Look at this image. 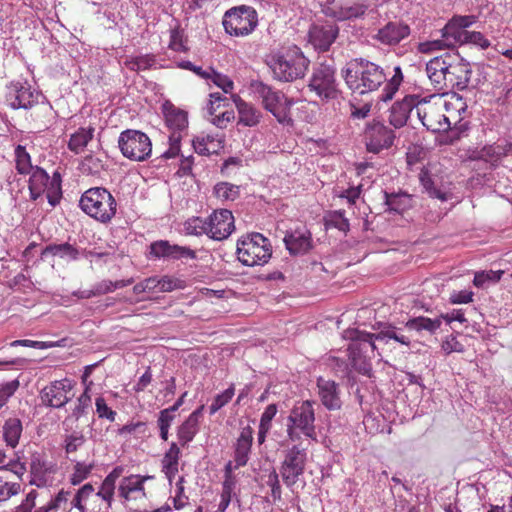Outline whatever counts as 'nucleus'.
Here are the masks:
<instances>
[{
	"instance_id": "nucleus-1",
	"label": "nucleus",
	"mask_w": 512,
	"mask_h": 512,
	"mask_svg": "<svg viewBox=\"0 0 512 512\" xmlns=\"http://www.w3.org/2000/svg\"><path fill=\"white\" fill-rule=\"evenodd\" d=\"M249 91L254 99L259 100L263 108L283 125H293L291 108L294 104H300V107L297 108L298 110L306 108L304 101H294V99L287 97L283 92L274 90L262 81H251Z\"/></svg>"
},
{
	"instance_id": "nucleus-2",
	"label": "nucleus",
	"mask_w": 512,
	"mask_h": 512,
	"mask_svg": "<svg viewBox=\"0 0 512 512\" xmlns=\"http://www.w3.org/2000/svg\"><path fill=\"white\" fill-rule=\"evenodd\" d=\"M79 207L86 215L103 224L109 223L117 212L116 199L104 187L86 190L80 197Z\"/></svg>"
},
{
	"instance_id": "nucleus-3",
	"label": "nucleus",
	"mask_w": 512,
	"mask_h": 512,
	"mask_svg": "<svg viewBox=\"0 0 512 512\" xmlns=\"http://www.w3.org/2000/svg\"><path fill=\"white\" fill-rule=\"evenodd\" d=\"M161 110L165 126L170 134L168 136L169 148L160 155V158L167 160L180 155L181 140L188 130V113L170 101H165Z\"/></svg>"
},
{
	"instance_id": "nucleus-4",
	"label": "nucleus",
	"mask_w": 512,
	"mask_h": 512,
	"mask_svg": "<svg viewBox=\"0 0 512 512\" xmlns=\"http://www.w3.org/2000/svg\"><path fill=\"white\" fill-rule=\"evenodd\" d=\"M236 254L243 265H264L272 256V245L261 233H251L238 240Z\"/></svg>"
},
{
	"instance_id": "nucleus-5",
	"label": "nucleus",
	"mask_w": 512,
	"mask_h": 512,
	"mask_svg": "<svg viewBox=\"0 0 512 512\" xmlns=\"http://www.w3.org/2000/svg\"><path fill=\"white\" fill-rule=\"evenodd\" d=\"M444 109L445 104L440 96L431 95L422 99L417 96V116L423 126L432 132H444L450 129V123H448V118H445Z\"/></svg>"
},
{
	"instance_id": "nucleus-6",
	"label": "nucleus",
	"mask_w": 512,
	"mask_h": 512,
	"mask_svg": "<svg viewBox=\"0 0 512 512\" xmlns=\"http://www.w3.org/2000/svg\"><path fill=\"white\" fill-rule=\"evenodd\" d=\"M118 147L125 158L135 162L146 161L152 153V142L148 135L135 129L120 133Z\"/></svg>"
},
{
	"instance_id": "nucleus-7",
	"label": "nucleus",
	"mask_w": 512,
	"mask_h": 512,
	"mask_svg": "<svg viewBox=\"0 0 512 512\" xmlns=\"http://www.w3.org/2000/svg\"><path fill=\"white\" fill-rule=\"evenodd\" d=\"M345 81L350 89L364 94L384 83L386 75L379 66H351L346 70Z\"/></svg>"
},
{
	"instance_id": "nucleus-8",
	"label": "nucleus",
	"mask_w": 512,
	"mask_h": 512,
	"mask_svg": "<svg viewBox=\"0 0 512 512\" xmlns=\"http://www.w3.org/2000/svg\"><path fill=\"white\" fill-rule=\"evenodd\" d=\"M257 13L250 6L241 5L226 11V34L246 36L257 26Z\"/></svg>"
},
{
	"instance_id": "nucleus-9",
	"label": "nucleus",
	"mask_w": 512,
	"mask_h": 512,
	"mask_svg": "<svg viewBox=\"0 0 512 512\" xmlns=\"http://www.w3.org/2000/svg\"><path fill=\"white\" fill-rule=\"evenodd\" d=\"M307 462V453L305 448L293 445L285 453V457L280 467V474L287 487L294 486L299 477L304 474Z\"/></svg>"
},
{
	"instance_id": "nucleus-10",
	"label": "nucleus",
	"mask_w": 512,
	"mask_h": 512,
	"mask_svg": "<svg viewBox=\"0 0 512 512\" xmlns=\"http://www.w3.org/2000/svg\"><path fill=\"white\" fill-rule=\"evenodd\" d=\"M223 221L224 208H219L205 219L201 217L189 218L184 223V229L187 234H207L210 238L220 241L224 239V233L221 230V225Z\"/></svg>"
},
{
	"instance_id": "nucleus-11",
	"label": "nucleus",
	"mask_w": 512,
	"mask_h": 512,
	"mask_svg": "<svg viewBox=\"0 0 512 512\" xmlns=\"http://www.w3.org/2000/svg\"><path fill=\"white\" fill-rule=\"evenodd\" d=\"M252 440L253 430L249 426L244 427L235 445L234 460L226 463V507L229 505V493L232 489L231 471L247 464Z\"/></svg>"
},
{
	"instance_id": "nucleus-12",
	"label": "nucleus",
	"mask_w": 512,
	"mask_h": 512,
	"mask_svg": "<svg viewBox=\"0 0 512 512\" xmlns=\"http://www.w3.org/2000/svg\"><path fill=\"white\" fill-rule=\"evenodd\" d=\"M314 404L309 400L297 402L290 411L288 422L298 427L306 437L316 441Z\"/></svg>"
},
{
	"instance_id": "nucleus-13",
	"label": "nucleus",
	"mask_w": 512,
	"mask_h": 512,
	"mask_svg": "<svg viewBox=\"0 0 512 512\" xmlns=\"http://www.w3.org/2000/svg\"><path fill=\"white\" fill-rule=\"evenodd\" d=\"M38 103V93L27 82L15 81L6 86L5 104L10 108L28 110Z\"/></svg>"
},
{
	"instance_id": "nucleus-14",
	"label": "nucleus",
	"mask_w": 512,
	"mask_h": 512,
	"mask_svg": "<svg viewBox=\"0 0 512 512\" xmlns=\"http://www.w3.org/2000/svg\"><path fill=\"white\" fill-rule=\"evenodd\" d=\"M72 389V382L67 378L53 381L41 390V402L46 407L62 408L72 399Z\"/></svg>"
},
{
	"instance_id": "nucleus-15",
	"label": "nucleus",
	"mask_w": 512,
	"mask_h": 512,
	"mask_svg": "<svg viewBox=\"0 0 512 512\" xmlns=\"http://www.w3.org/2000/svg\"><path fill=\"white\" fill-rule=\"evenodd\" d=\"M309 88L322 100L336 99L339 91L336 88L334 70L330 66L317 67L310 79Z\"/></svg>"
},
{
	"instance_id": "nucleus-16",
	"label": "nucleus",
	"mask_w": 512,
	"mask_h": 512,
	"mask_svg": "<svg viewBox=\"0 0 512 512\" xmlns=\"http://www.w3.org/2000/svg\"><path fill=\"white\" fill-rule=\"evenodd\" d=\"M150 260L195 259L196 253L189 247L171 244L168 240H157L149 245L146 254Z\"/></svg>"
},
{
	"instance_id": "nucleus-17",
	"label": "nucleus",
	"mask_w": 512,
	"mask_h": 512,
	"mask_svg": "<svg viewBox=\"0 0 512 512\" xmlns=\"http://www.w3.org/2000/svg\"><path fill=\"white\" fill-rule=\"evenodd\" d=\"M364 138L367 150L372 153H379L383 149L392 146L395 134L383 123L373 120L367 124Z\"/></svg>"
},
{
	"instance_id": "nucleus-18",
	"label": "nucleus",
	"mask_w": 512,
	"mask_h": 512,
	"mask_svg": "<svg viewBox=\"0 0 512 512\" xmlns=\"http://www.w3.org/2000/svg\"><path fill=\"white\" fill-rule=\"evenodd\" d=\"M339 33L338 26L332 21L314 23L308 32L311 45L318 51H327Z\"/></svg>"
},
{
	"instance_id": "nucleus-19",
	"label": "nucleus",
	"mask_w": 512,
	"mask_h": 512,
	"mask_svg": "<svg viewBox=\"0 0 512 512\" xmlns=\"http://www.w3.org/2000/svg\"><path fill=\"white\" fill-rule=\"evenodd\" d=\"M360 337L361 340L364 341L366 350L369 348L371 353H373L376 349L375 340L384 342L386 344L389 343L390 340H394L395 342H398L399 344L407 347H409L411 343L410 337L404 335L400 328L393 326H389L377 334L364 332L360 334Z\"/></svg>"
},
{
	"instance_id": "nucleus-20",
	"label": "nucleus",
	"mask_w": 512,
	"mask_h": 512,
	"mask_svg": "<svg viewBox=\"0 0 512 512\" xmlns=\"http://www.w3.org/2000/svg\"><path fill=\"white\" fill-rule=\"evenodd\" d=\"M361 333V331H358L356 333L355 339L349 345V358L351 360L352 367L356 371L363 375H370L372 371V365L370 362V357L367 355V353L371 351L369 348L366 351L364 341L361 340L360 337Z\"/></svg>"
},
{
	"instance_id": "nucleus-21",
	"label": "nucleus",
	"mask_w": 512,
	"mask_h": 512,
	"mask_svg": "<svg viewBox=\"0 0 512 512\" xmlns=\"http://www.w3.org/2000/svg\"><path fill=\"white\" fill-rule=\"evenodd\" d=\"M284 243L291 255L306 254L313 247L311 232L305 227L288 231L284 237Z\"/></svg>"
},
{
	"instance_id": "nucleus-22",
	"label": "nucleus",
	"mask_w": 512,
	"mask_h": 512,
	"mask_svg": "<svg viewBox=\"0 0 512 512\" xmlns=\"http://www.w3.org/2000/svg\"><path fill=\"white\" fill-rule=\"evenodd\" d=\"M318 395L322 404L328 410H337L341 408V398L339 385L330 379L319 377L317 379Z\"/></svg>"
},
{
	"instance_id": "nucleus-23",
	"label": "nucleus",
	"mask_w": 512,
	"mask_h": 512,
	"mask_svg": "<svg viewBox=\"0 0 512 512\" xmlns=\"http://www.w3.org/2000/svg\"><path fill=\"white\" fill-rule=\"evenodd\" d=\"M417 96L407 95L401 101L395 102L389 115V122L395 128H401L406 125L409 114L413 109L416 110Z\"/></svg>"
},
{
	"instance_id": "nucleus-24",
	"label": "nucleus",
	"mask_w": 512,
	"mask_h": 512,
	"mask_svg": "<svg viewBox=\"0 0 512 512\" xmlns=\"http://www.w3.org/2000/svg\"><path fill=\"white\" fill-rule=\"evenodd\" d=\"M443 103L445 104V118H448L450 125L452 122L456 124L466 117L467 103L461 95L452 93L447 100H443Z\"/></svg>"
},
{
	"instance_id": "nucleus-25",
	"label": "nucleus",
	"mask_w": 512,
	"mask_h": 512,
	"mask_svg": "<svg viewBox=\"0 0 512 512\" xmlns=\"http://www.w3.org/2000/svg\"><path fill=\"white\" fill-rule=\"evenodd\" d=\"M23 423L18 417L7 418L2 425V440L6 447L15 449L23 434Z\"/></svg>"
},
{
	"instance_id": "nucleus-26",
	"label": "nucleus",
	"mask_w": 512,
	"mask_h": 512,
	"mask_svg": "<svg viewBox=\"0 0 512 512\" xmlns=\"http://www.w3.org/2000/svg\"><path fill=\"white\" fill-rule=\"evenodd\" d=\"M410 34L408 25L399 22H389L378 31V39L388 45L399 43Z\"/></svg>"
},
{
	"instance_id": "nucleus-27",
	"label": "nucleus",
	"mask_w": 512,
	"mask_h": 512,
	"mask_svg": "<svg viewBox=\"0 0 512 512\" xmlns=\"http://www.w3.org/2000/svg\"><path fill=\"white\" fill-rule=\"evenodd\" d=\"M231 98L238 111V123L252 127L260 122L261 112L252 104L245 102L236 94H232Z\"/></svg>"
},
{
	"instance_id": "nucleus-28",
	"label": "nucleus",
	"mask_w": 512,
	"mask_h": 512,
	"mask_svg": "<svg viewBox=\"0 0 512 512\" xmlns=\"http://www.w3.org/2000/svg\"><path fill=\"white\" fill-rule=\"evenodd\" d=\"M446 68L447 89L464 90L467 88L472 73L468 66H446Z\"/></svg>"
},
{
	"instance_id": "nucleus-29",
	"label": "nucleus",
	"mask_w": 512,
	"mask_h": 512,
	"mask_svg": "<svg viewBox=\"0 0 512 512\" xmlns=\"http://www.w3.org/2000/svg\"><path fill=\"white\" fill-rule=\"evenodd\" d=\"M29 178V192L32 200H37L45 192L48 183H50V176L41 167L35 166L30 173Z\"/></svg>"
},
{
	"instance_id": "nucleus-30",
	"label": "nucleus",
	"mask_w": 512,
	"mask_h": 512,
	"mask_svg": "<svg viewBox=\"0 0 512 512\" xmlns=\"http://www.w3.org/2000/svg\"><path fill=\"white\" fill-rule=\"evenodd\" d=\"M467 30H462L455 19L452 17L448 20L445 26L440 30L441 39L445 40V45L448 49H455L456 45H463L465 33Z\"/></svg>"
},
{
	"instance_id": "nucleus-31",
	"label": "nucleus",
	"mask_w": 512,
	"mask_h": 512,
	"mask_svg": "<svg viewBox=\"0 0 512 512\" xmlns=\"http://www.w3.org/2000/svg\"><path fill=\"white\" fill-rule=\"evenodd\" d=\"M47 255L58 256L69 261H76L80 258V251L77 247L68 242L61 244H49L41 252L42 258Z\"/></svg>"
},
{
	"instance_id": "nucleus-32",
	"label": "nucleus",
	"mask_w": 512,
	"mask_h": 512,
	"mask_svg": "<svg viewBox=\"0 0 512 512\" xmlns=\"http://www.w3.org/2000/svg\"><path fill=\"white\" fill-rule=\"evenodd\" d=\"M210 99L205 108V118L208 119L212 124L217 126L218 128L224 127V111H220L216 113L217 110L221 107V102L224 101L221 94L219 92L211 93L209 95Z\"/></svg>"
},
{
	"instance_id": "nucleus-33",
	"label": "nucleus",
	"mask_w": 512,
	"mask_h": 512,
	"mask_svg": "<svg viewBox=\"0 0 512 512\" xmlns=\"http://www.w3.org/2000/svg\"><path fill=\"white\" fill-rule=\"evenodd\" d=\"M508 153L507 145L492 144L486 145L477 151L476 158L496 166Z\"/></svg>"
},
{
	"instance_id": "nucleus-34",
	"label": "nucleus",
	"mask_w": 512,
	"mask_h": 512,
	"mask_svg": "<svg viewBox=\"0 0 512 512\" xmlns=\"http://www.w3.org/2000/svg\"><path fill=\"white\" fill-rule=\"evenodd\" d=\"M94 127L89 126L87 128L80 127L76 132H74L69 139L68 148L70 151L75 154H79L82 152L88 143L93 139L94 136Z\"/></svg>"
},
{
	"instance_id": "nucleus-35",
	"label": "nucleus",
	"mask_w": 512,
	"mask_h": 512,
	"mask_svg": "<svg viewBox=\"0 0 512 512\" xmlns=\"http://www.w3.org/2000/svg\"><path fill=\"white\" fill-rule=\"evenodd\" d=\"M275 80L280 82H292L302 78L307 66H269Z\"/></svg>"
},
{
	"instance_id": "nucleus-36",
	"label": "nucleus",
	"mask_w": 512,
	"mask_h": 512,
	"mask_svg": "<svg viewBox=\"0 0 512 512\" xmlns=\"http://www.w3.org/2000/svg\"><path fill=\"white\" fill-rule=\"evenodd\" d=\"M48 472L47 462L40 456V454H33L30 462V473L33 478L30 480V484L42 487L45 485L46 474Z\"/></svg>"
},
{
	"instance_id": "nucleus-37",
	"label": "nucleus",
	"mask_w": 512,
	"mask_h": 512,
	"mask_svg": "<svg viewBox=\"0 0 512 512\" xmlns=\"http://www.w3.org/2000/svg\"><path fill=\"white\" fill-rule=\"evenodd\" d=\"M385 204L388 206L389 210L403 213L412 207V197L408 193L399 192V193H387L385 192Z\"/></svg>"
},
{
	"instance_id": "nucleus-38",
	"label": "nucleus",
	"mask_w": 512,
	"mask_h": 512,
	"mask_svg": "<svg viewBox=\"0 0 512 512\" xmlns=\"http://www.w3.org/2000/svg\"><path fill=\"white\" fill-rule=\"evenodd\" d=\"M275 64H306V59L299 47L289 45L282 47L276 53Z\"/></svg>"
},
{
	"instance_id": "nucleus-39",
	"label": "nucleus",
	"mask_w": 512,
	"mask_h": 512,
	"mask_svg": "<svg viewBox=\"0 0 512 512\" xmlns=\"http://www.w3.org/2000/svg\"><path fill=\"white\" fill-rule=\"evenodd\" d=\"M442 321L440 317L431 319L424 316H419L408 320L405 323V327L408 330H414L417 332L427 331L431 334L435 333L441 327Z\"/></svg>"
},
{
	"instance_id": "nucleus-40",
	"label": "nucleus",
	"mask_w": 512,
	"mask_h": 512,
	"mask_svg": "<svg viewBox=\"0 0 512 512\" xmlns=\"http://www.w3.org/2000/svg\"><path fill=\"white\" fill-rule=\"evenodd\" d=\"M153 478L152 476L140 477L139 475H131L123 479L122 483L119 486V495L123 497L125 500L129 499V494L131 492L143 491L144 490V482L147 479Z\"/></svg>"
},
{
	"instance_id": "nucleus-41",
	"label": "nucleus",
	"mask_w": 512,
	"mask_h": 512,
	"mask_svg": "<svg viewBox=\"0 0 512 512\" xmlns=\"http://www.w3.org/2000/svg\"><path fill=\"white\" fill-rule=\"evenodd\" d=\"M132 283H133V278L116 280V281L104 279L100 282L95 283L91 287V289H92L94 297H98L101 295L111 293L117 289L127 287V286L131 285Z\"/></svg>"
},
{
	"instance_id": "nucleus-42",
	"label": "nucleus",
	"mask_w": 512,
	"mask_h": 512,
	"mask_svg": "<svg viewBox=\"0 0 512 512\" xmlns=\"http://www.w3.org/2000/svg\"><path fill=\"white\" fill-rule=\"evenodd\" d=\"M447 68L446 66H425V75L429 78L431 85L437 91H444L447 89Z\"/></svg>"
},
{
	"instance_id": "nucleus-43",
	"label": "nucleus",
	"mask_w": 512,
	"mask_h": 512,
	"mask_svg": "<svg viewBox=\"0 0 512 512\" xmlns=\"http://www.w3.org/2000/svg\"><path fill=\"white\" fill-rule=\"evenodd\" d=\"M181 68L192 70L196 75L204 79H212V82L224 91V76L214 70L213 66H180Z\"/></svg>"
},
{
	"instance_id": "nucleus-44",
	"label": "nucleus",
	"mask_w": 512,
	"mask_h": 512,
	"mask_svg": "<svg viewBox=\"0 0 512 512\" xmlns=\"http://www.w3.org/2000/svg\"><path fill=\"white\" fill-rule=\"evenodd\" d=\"M403 81V74L400 66L394 67V74L386 84L383 92L379 96V99L383 102L390 101L395 93L398 91L401 82Z\"/></svg>"
},
{
	"instance_id": "nucleus-45",
	"label": "nucleus",
	"mask_w": 512,
	"mask_h": 512,
	"mask_svg": "<svg viewBox=\"0 0 512 512\" xmlns=\"http://www.w3.org/2000/svg\"><path fill=\"white\" fill-rule=\"evenodd\" d=\"M16 170L19 174L27 175L35 168L31 164V158L25 147L18 145L15 149Z\"/></svg>"
},
{
	"instance_id": "nucleus-46",
	"label": "nucleus",
	"mask_w": 512,
	"mask_h": 512,
	"mask_svg": "<svg viewBox=\"0 0 512 512\" xmlns=\"http://www.w3.org/2000/svg\"><path fill=\"white\" fill-rule=\"evenodd\" d=\"M199 426L188 421L187 419L178 427L177 437L182 447L187 446L193 441L195 435L198 433Z\"/></svg>"
},
{
	"instance_id": "nucleus-47",
	"label": "nucleus",
	"mask_w": 512,
	"mask_h": 512,
	"mask_svg": "<svg viewBox=\"0 0 512 512\" xmlns=\"http://www.w3.org/2000/svg\"><path fill=\"white\" fill-rule=\"evenodd\" d=\"M86 442L82 431H74L66 434L63 440V448L67 454H71L80 449Z\"/></svg>"
},
{
	"instance_id": "nucleus-48",
	"label": "nucleus",
	"mask_w": 512,
	"mask_h": 512,
	"mask_svg": "<svg viewBox=\"0 0 512 512\" xmlns=\"http://www.w3.org/2000/svg\"><path fill=\"white\" fill-rule=\"evenodd\" d=\"M94 469V464H85L83 462H76L73 468V473L70 476V483L74 486L79 485L85 479L89 477L92 470Z\"/></svg>"
},
{
	"instance_id": "nucleus-49",
	"label": "nucleus",
	"mask_w": 512,
	"mask_h": 512,
	"mask_svg": "<svg viewBox=\"0 0 512 512\" xmlns=\"http://www.w3.org/2000/svg\"><path fill=\"white\" fill-rule=\"evenodd\" d=\"M104 167V161L93 155L86 156L81 163V170L86 175H99Z\"/></svg>"
},
{
	"instance_id": "nucleus-50",
	"label": "nucleus",
	"mask_w": 512,
	"mask_h": 512,
	"mask_svg": "<svg viewBox=\"0 0 512 512\" xmlns=\"http://www.w3.org/2000/svg\"><path fill=\"white\" fill-rule=\"evenodd\" d=\"M122 473V466H116L113 468V470L102 481L100 489L96 494L114 493L116 481L122 475Z\"/></svg>"
},
{
	"instance_id": "nucleus-51",
	"label": "nucleus",
	"mask_w": 512,
	"mask_h": 512,
	"mask_svg": "<svg viewBox=\"0 0 512 512\" xmlns=\"http://www.w3.org/2000/svg\"><path fill=\"white\" fill-rule=\"evenodd\" d=\"M90 391L91 390L84 389L83 393L77 398V404L71 413V417L75 418L76 421L87 414L88 409L91 407L92 400Z\"/></svg>"
},
{
	"instance_id": "nucleus-52",
	"label": "nucleus",
	"mask_w": 512,
	"mask_h": 512,
	"mask_svg": "<svg viewBox=\"0 0 512 512\" xmlns=\"http://www.w3.org/2000/svg\"><path fill=\"white\" fill-rule=\"evenodd\" d=\"M18 379L0 385V409H2L19 388Z\"/></svg>"
},
{
	"instance_id": "nucleus-53",
	"label": "nucleus",
	"mask_w": 512,
	"mask_h": 512,
	"mask_svg": "<svg viewBox=\"0 0 512 512\" xmlns=\"http://www.w3.org/2000/svg\"><path fill=\"white\" fill-rule=\"evenodd\" d=\"M175 416H170L165 411H160L157 419V426L160 432V438L163 441H167L169 437V429L171 427L172 422L174 421Z\"/></svg>"
},
{
	"instance_id": "nucleus-54",
	"label": "nucleus",
	"mask_w": 512,
	"mask_h": 512,
	"mask_svg": "<svg viewBox=\"0 0 512 512\" xmlns=\"http://www.w3.org/2000/svg\"><path fill=\"white\" fill-rule=\"evenodd\" d=\"M96 413L99 418L107 419L111 422L115 421L117 413L112 410L106 403V400L99 396L95 399Z\"/></svg>"
},
{
	"instance_id": "nucleus-55",
	"label": "nucleus",
	"mask_w": 512,
	"mask_h": 512,
	"mask_svg": "<svg viewBox=\"0 0 512 512\" xmlns=\"http://www.w3.org/2000/svg\"><path fill=\"white\" fill-rule=\"evenodd\" d=\"M367 10V6L363 4H355L352 6L341 8L338 18L340 20H349L362 17Z\"/></svg>"
},
{
	"instance_id": "nucleus-56",
	"label": "nucleus",
	"mask_w": 512,
	"mask_h": 512,
	"mask_svg": "<svg viewBox=\"0 0 512 512\" xmlns=\"http://www.w3.org/2000/svg\"><path fill=\"white\" fill-rule=\"evenodd\" d=\"M464 44H472L481 49H486L490 46V41L481 32L467 30L463 41Z\"/></svg>"
},
{
	"instance_id": "nucleus-57",
	"label": "nucleus",
	"mask_w": 512,
	"mask_h": 512,
	"mask_svg": "<svg viewBox=\"0 0 512 512\" xmlns=\"http://www.w3.org/2000/svg\"><path fill=\"white\" fill-rule=\"evenodd\" d=\"M45 192L48 203L52 207H55L60 203V200L62 198V188L58 181H50V183H48L47 185Z\"/></svg>"
},
{
	"instance_id": "nucleus-58",
	"label": "nucleus",
	"mask_w": 512,
	"mask_h": 512,
	"mask_svg": "<svg viewBox=\"0 0 512 512\" xmlns=\"http://www.w3.org/2000/svg\"><path fill=\"white\" fill-rule=\"evenodd\" d=\"M503 273L504 272L502 270L477 272L474 276L473 284L477 287H482L487 281L498 282L501 279Z\"/></svg>"
},
{
	"instance_id": "nucleus-59",
	"label": "nucleus",
	"mask_w": 512,
	"mask_h": 512,
	"mask_svg": "<svg viewBox=\"0 0 512 512\" xmlns=\"http://www.w3.org/2000/svg\"><path fill=\"white\" fill-rule=\"evenodd\" d=\"M181 451L178 445L174 442L170 444L169 449L165 452L163 459L161 460L162 467L163 466H178L179 465V457Z\"/></svg>"
},
{
	"instance_id": "nucleus-60",
	"label": "nucleus",
	"mask_w": 512,
	"mask_h": 512,
	"mask_svg": "<svg viewBox=\"0 0 512 512\" xmlns=\"http://www.w3.org/2000/svg\"><path fill=\"white\" fill-rule=\"evenodd\" d=\"M445 49H448V46L445 45V40L442 39L426 41L418 44V51L423 54H433Z\"/></svg>"
},
{
	"instance_id": "nucleus-61",
	"label": "nucleus",
	"mask_w": 512,
	"mask_h": 512,
	"mask_svg": "<svg viewBox=\"0 0 512 512\" xmlns=\"http://www.w3.org/2000/svg\"><path fill=\"white\" fill-rule=\"evenodd\" d=\"M169 48L174 51H184L186 49L183 31L178 28L171 30Z\"/></svg>"
},
{
	"instance_id": "nucleus-62",
	"label": "nucleus",
	"mask_w": 512,
	"mask_h": 512,
	"mask_svg": "<svg viewBox=\"0 0 512 512\" xmlns=\"http://www.w3.org/2000/svg\"><path fill=\"white\" fill-rule=\"evenodd\" d=\"M20 491L21 486L19 483L5 482L3 486L0 487V502L7 501L12 496L19 494Z\"/></svg>"
},
{
	"instance_id": "nucleus-63",
	"label": "nucleus",
	"mask_w": 512,
	"mask_h": 512,
	"mask_svg": "<svg viewBox=\"0 0 512 512\" xmlns=\"http://www.w3.org/2000/svg\"><path fill=\"white\" fill-rule=\"evenodd\" d=\"M442 350L445 354H451L453 352H464V345L457 340L455 336L447 337L441 345Z\"/></svg>"
},
{
	"instance_id": "nucleus-64",
	"label": "nucleus",
	"mask_w": 512,
	"mask_h": 512,
	"mask_svg": "<svg viewBox=\"0 0 512 512\" xmlns=\"http://www.w3.org/2000/svg\"><path fill=\"white\" fill-rule=\"evenodd\" d=\"M37 491L31 490L25 497V499L22 501L20 505H18L14 512H31L32 509L35 507V500L37 498Z\"/></svg>"
}]
</instances>
